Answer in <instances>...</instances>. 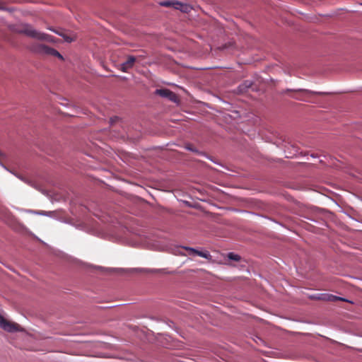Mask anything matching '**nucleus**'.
<instances>
[{"label": "nucleus", "instance_id": "f257e3e1", "mask_svg": "<svg viewBox=\"0 0 362 362\" xmlns=\"http://www.w3.org/2000/svg\"><path fill=\"white\" fill-rule=\"evenodd\" d=\"M14 31L17 33L23 34L28 37L39 40H44L49 42H56L54 37L37 30L31 25L28 23H21L18 25L14 29Z\"/></svg>", "mask_w": 362, "mask_h": 362}, {"label": "nucleus", "instance_id": "f03ea898", "mask_svg": "<svg viewBox=\"0 0 362 362\" xmlns=\"http://www.w3.org/2000/svg\"><path fill=\"white\" fill-rule=\"evenodd\" d=\"M0 327L9 332H21L23 330L18 324L10 322L1 315H0Z\"/></svg>", "mask_w": 362, "mask_h": 362}, {"label": "nucleus", "instance_id": "7ed1b4c3", "mask_svg": "<svg viewBox=\"0 0 362 362\" xmlns=\"http://www.w3.org/2000/svg\"><path fill=\"white\" fill-rule=\"evenodd\" d=\"M37 51L42 54L55 56L62 60L64 59L62 55L58 51L44 45H39Z\"/></svg>", "mask_w": 362, "mask_h": 362}, {"label": "nucleus", "instance_id": "20e7f679", "mask_svg": "<svg viewBox=\"0 0 362 362\" xmlns=\"http://www.w3.org/2000/svg\"><path fill=\"white\" fill-rule=\"evenodd\" d=\"M48 29L54 32L57 35L62 36L64 38V41L67 42H71L73 41H75L77 38L76 35L73 33L59 32L52 29V28H48Z\"/></svg>", "mask_w": 362, "mask_h": 362}, {"label": "nucleus", "instance_id": "39448f33", "mask_svg": "<svg viewBox=\"0 0 362 362\" xmlns=\"http://www.w3.org/2000/svg\"><path fill=\"white\" fill-rule=\"evenodd\" d=\"M136 58L133 56H129L126 62L120 64L119 69L123 72H127L129 69H132L134 64Z\"/></svg>", "mask_w": 362, "mask_h": 362}, {"label": "nucleus", "instance_id": "423d86ee", "mask_svg": "<svg viewBox=\"0 0 362 362\" xmlns=\"http://www.w3.org/2000/svg\"><path fill=\"white\" fill-rule=\"evenodd\" d=\"M156 93L162 98H165L175 103H179V98L175 92H156Z\"/></svg>", "mask_w": 362, "mask_h": 362}, {"label": "nucleus", "instance_id": "0eeeda50", "mask_svg": "<svg viewBox=\"0 0 362 362\" xmlns=\"http://www.w3.org/2000/svg\"><path fill=\"white\" fill-rule=\"evenodd\" d=\"M174 8L184 13H188L192 10V6L188 4L176 1Z\"/></svg>", "mask_w": 362, "mask_h": 362}, {"label": "nucleus", "instance_id": "6e6552de", "mask_svg": "<svg viewBox=\"0 0 362 362\" xmlns=\"http://www.w3.org/2000/svg\"><path fill=\"white\" fill-rule=\"evenodd\" d=\"M183 249L189 251V255H198L199 257H205V258H206L208 256V254L206 252L198 251L194 248L184 247Z\"/></svg>", "mask_w": 362, "mask_h": 362}, {"label": "nucleus", "instance_id": "1a4fd4ad", "mask_svg": "<svg viewBox=\"0 0 362 362\" xmlns=\"http://www.w3.org/2000/svg\"><path fill=\"white\" fill-rule=\"evenodd\" d=\"M253 88V83L252 81L247 80L240 86L239 90H245V89Z\"/></svg>", "mask_w": 362, "mask_h": 362}, {"label": "nucleus", "instance_id": "9d476101", "mask_svg": "<svg viewBox=\"0 0 362 362\" xmlns=\"http://www.w3.org/2000/svg\"><path fill=\"white\" fill-rule=\"evenodd\" d=\"M176 1H163L159 3L162 6L175 8Z\"/></svg>", "mask_w": 362, "mask_h": 362}, {"label": "nucleus", "instance_id": "9b49d317", "mask_svg": "<svg viewBox=\"0 0 362 362\" xmlns=\"http://www.w3.org/2000/svg\"><path fill=\"white\" fill-rule=\"evenodd\" d=\"M326 299L329 301H336V300L347 301L346 299H344L343 298L337 297V296H333V295L328 296Z\"/></svg>", "mask_w": 362, "mask_h": 362}, {"label": "nucleus", "instance_id": "f8f14e48", "mask_svg": "<svg viewBox=\"0 0 362 362\" xmlns=\"http://www.w3.org/2000/svg\"><path fill=\"white\" fill-rule=\"evenodd\" d=\"M228 257L229 259L237 261V262L240 259V257L238 255L234 254L233 252L228 253Z\"/></svg>", "mask_w": 362, "mask_h": 362}, {"label": "nucleus", "instance_id": "ddd939ff", "mask_svg": "<svg viewBox=\"0 0 362 362\" xmlns=\"http://www.w3.org/2000/svg\"><path fill=\"white\" fill-rule=\"evenodd\" d=\"M120 120V119L118 117H112L110 119V124H113L115 123V125Z\"/></svg>", "mask_w": 362, "mask_h": 362}, {"label": "nucleus", "instance_id": "4468645a", "mask_svg": "<svg viewBox=\"0 0 362 362\" xmlns=\"http://www.w3.org/2000/svg\"><path fill=\"white\" fill-rule=\"evenodd\" d=\"M6 9V6L5 4L0 1V10H5Z\"/></svg>", "mask_w": 362, "mask_h": 362}, {"label": "nucleus", "instance_id": "2eb2a0df", "mask_svg": "<svg viewBox=\"0 0 362 362\" xmlns=\"http://www.w3.org/2000/svg\"><path fill=\"white\" fill-rule=\"evenodd\" d=\"M131 271H143V269H132Z\"/></svg>", "mask_w": 362, "mask_h": 362}, {"label": "nucleus", "instance_id": "dca6fc26", "mask_svg": "<svg viewBox=\"0 0 362 362\" xmlns=\"http://www.w3.org/2000/svg\"><path fill=\"white\" fill-rule=\"evenodd\" d=\"M187 148L189 149L190 151H194L192 147H188Z\"/></svg>", "mask_w": 362, "mask_h": 362}, {"label": "nucleus", "instance_id": "f3484780", "mask_svg": "<svg viewBox=\"0 0 362 362\" xmlns=\"http://www.w3.org/2000/svg\"><path fill=\"white\" fill-rule=\"evenodd\" d=\"M298 90L301 91V90H305L304 89H298Z\"/></svg>", "mask_w": 362, "mask_h": 362}, {"label": "nucleus", "instance_id": "a211bd4d", "mask_svg": "<svg viewBox=\"0 0 362 362\" xmlns=\"http://www.w3.org/2000/svg\"><path fill=\"white\" fill-rule=\"evenodd\" d=\"M317 93H322L323 92L318 91Z\"/></svg>", "mask_w": 362, "mask_h": 362}]
</instances>
